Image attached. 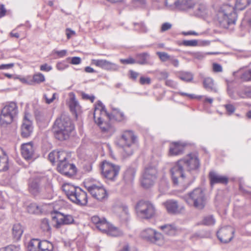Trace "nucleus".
Returning a JSON list of instances; mask_svg holds the SVG:
<instances>
[{"instance_id": "nucleus-1", "label": "nucleus", "mask_w": 251, "mask_h": 251, "mask_svg": "<svg viewBox=\"0 0 251 251\" xmlns=\"http://www.w3.org/2000/svg\"><path fill=\"white\" fill-rule=\"evenodd\" d=\"M250 3L251 0H236L234 7L227 4H223L217 14L220 25L224 28H227L230 25L234 24L237 18L235 8L242 10Z\"/></svg>"}, {"instance_id": "nucleus-2", "label": "nucleus", "mask_w": 251, "mask_h": 251, "mask_svg": "<svg viewBox=\"0 0 251 251\" xmlns=\"http://www.w3.org/2000/svg\"><path fill=\"white\" fill-rule=\"evenodd\" d=\"M75 126L70 117L65 114H62L57 118L53 126V130L55 138L59 140L68 139Z\"/></svg>"}, {"instance_id": "nucleus-3", "label": "nucleus", "mask_w": 251, "mask_h": 251, "mask_svg": "<svg viewBox=\"0 0 251 251\" xmlns=\"http://www.w3.org/2000/svg\"><path fill=\"white\" fill-rule=\"evenodd\" d=\"M67 198L73 203L80 206L86 205L88 202L87 193L79 187L69 183H65L62 186Z\"/></svg>"}, {"instance_id": "nucleus-4", "label": "nucleus", "mask_w": 251, "mask_h": 251, "mask_svg": "<svg viewBox=\"0 0 251 251\" xmlns=\"http://www.w3.org/2000/svg\"><path fill=\"white\" fill-rule=\"evenodd\" d=\"M137 137L132 130L123 132L119 140L122 149V154L124 157L131 155L134 152Z\"/></svg>"}, {"instance_id": "nucleus-5", "label": "nucleus", "mask_w": 251, "mask_h": 251, "mask_svg": "<svg viewBox=\"0 0 251 251\" xmlns=\"http://www.w3.org/2000/svg\"><path fill=\"white\" fill-rule=\"evenodd\" d=\"M18 114V108L16 103L12 101L7 103L0 111V125L5 126L10 124Z\"/></svg>"}, {"instance_id": "nucleus-6", "label": "nucleus", "mask_w": 251, "mask_h": 251, "mask_svg": "<svg viewBox=\"0 0 251 251\" xmlns=\"http://www.w3.org/2000/svg\"><path fill=\"white\" fill-rule=\"evenodd\" d=\"M185 201L190 205H193L199 209H202L205 204V197L203 190L201 188H196L187 195L183 196Z\"/></svg>"}, {"instance_id": "nucleus-7", "label": "nucleus", "mask_w": 251, "mask_h": 251, "mask_svg": "<svg viewBox=\"0 0 251 251\" xmlns=\"http://www.w3.org/2000/svg\"><path fill=\"white\" fill-rule=\"evenodd\" d=\"M158 176V171L156 167L152 164L147 165L144 168L141 178L142 186L148 188L155 183Z\"/></svg>"}, {"instance_id": "nucleus-8", "label": "nucleus", "mask_w": 251, "mask_h": 251, "mask_svg": "<svg viewBox=\"0 0 251 251\" xmlns=\"http://www.w3.org/2000/svg\"><path fill=\"white\" fill-rule=\"evenodd\" d=\"M184 163L182 161L178 160L176 164L170 170L172 179L175 185H182L186 189L188 185L185 186L186 176L185 174V168L182 165Z\"/></svg>"}, {"instance_id": "nucleus-9", "label": "nucleus", "mask_w": 251, "mask_h": 251, "mask_svg": "<svg viewBox=\"0 0 251 251\" xmlns=\"http://www.w3.org/2000/svg\"><path fill=\"white\" fill-rule=\"evenodd\" d=\"M135 208L138 216L141 219H150L155 215V208L149 201H139L136 204Z\"/></svg>"}, {"instance_id": "nucleus-10", "label": "nucleus", "mask_w": 251, "mask_h": 251, "mask_svg": "<svg viewBox=\"0 0 251 251\" xmlns=\"http://www.w3.org/2000/svg\"><path fill=\"white\" fill-rule=\"evenodd\" d=\"M100 169L104 178L110 181H115L118 176L120 167L119 165L105 160L102 162Z\"/></svg>"}, {"instance_id": "nucleus-11", "label": "nucleus", "mask_w": 251, "mask_h": 251, "mask_svg": "<svg viewBox=\"0 0 251 251\" xmlns=\"http://www.w3.org/2000/svg\"><path fill=\"white\" fill-rule=\"evenodd\" d=\"M47 187H50V184L45 177H36L30 180L28 182L29 192L34 196L43 193Z\"/></svg>"}, {"instance_id": "nucleus-12", "label": "nucleus", "mask_w": 251, "mask_h": 251, "mask_svg": "<svg viewBox=\"0 0 251 251\" xmlns=\"http://www.w3.org/2000/svg\"><path fill=\"white\" fill-rule=\"evenodd\" d=\"M27 249L28 251H53V245L46 240L32 239L28 242Z\"/></svg>"}, {"instance_id": "nucleus-13", "label": "nucleus", "mask_w": 251, "mask_h": 251, "mask_svg": "<svg viewBox=\"0 0 251 251\" xmlns=\"http://www.w3.org/2000/svg\"><path fill=\"white\" fill-rule=\"evenodd\" d=\"M86 187L92 197L99 201H103L108 198L106 190L100 183L92 184Z\"/></svg>"}, {"instance_id": "nucleus-14", "label": "nucleus", "mask_w": 251, "mask_h": 251, "mask_svg": "<svg viewBox=\"0 0 251 251\" xmlns=\"http://www.w3.org/2000/svg\"><path fill=\"white\" fill-rule=\"evenodd\" d=\"M179 161H182L184 163L182 164V165L188 171L196 170L200 166L199 159L198 156L194 153H190Z\"/></svg>"}, {"instance_id": "nucleus-15", "label": "nucleus", "mask_w": 251, "mask_h": 251, "mask_svg": "<svg viewBox=\"0 0 251 251\" xmlns=\"http://www.w3.org/2000/svg\"><path fill=\"white\" fill-rule=\"evenodd\" d=\"M234 231L230 226H226L221 228L217 232V237L223 243L229 242L233 237Z\"/></svg>"}, {"instance_id": "nucleus-16", "label": "nucleus", "mask_w": 251, "mask_h": 251, "mask_svg": "<svg viewBox=\"0 0 251 251\" xmlns=\"http://www.w3.org/2000/svg\"><path fill=\"white\" fill-rule=\"evenodd\" d=\"M35 150L32 142L23 143L21 146L22 155L26 160H30L36 157Z\"/></svg>"}, {"instance_id": "nucleus-17", "label": "nucleus", "mask_w": 251, "mask_h": 251, "mask_svg": "<svg viewBox=\"0 0 251 251\" xmlns=\"http://www.w3.org/2000/svg\"><path fill=\"white\" fill-rule=\"evenodd\" d=\"M30 115L28 113H25L21 126V134L23 138L29 137L33 132V126L31 121L30 120Z\"/></svg>"}, {"instance_id": "nucleus-18", "label": "nucleus", "mask_w": 251, "mask_h": 251, "mask_svg": "<svg viewBox=\"0 0 251 251\" xmlns=\"http://www.w3.org/2000/svg\"><path fill=\"white\" fill-rule=\"evenodd\" d=\"M91 63L97 67L107 71H116L119 68V66L117 64L105 59H92Z\"/></svg>"}, {"instance_id": "nucleus-19", "label": "nucleus", "mask_w": 251, "mask_h": 251, "mask_svg": "<svg viewBox=\"0 0 251 251\" xmlns=\"http://www.w3.org/2000/svg\"><path fill=\"white\" fill-rule=\"evenodd\" d=\"M57 170L60 173L67 176H72L76 172L75 165L67 161L58 163Z\"/></svg>"}, {"instance_id": "nucleus-20", "label": "nucleus", "mask_w": 251, "mask_h": 251, "mask_svg": "<svg viewBox=\"0 0 251 251\" xmlns=\"http://www.w3.org/2000/svg\"><path fill=\"white\" fill-rule=\"evenodd\" d=\"M69 154L64 151H53L48 155L49 160L52 164L57 162L58 163L67 161Z\"/></svg>"}, {"instance_id": "nucleus-21", "label": "nucleus", "mask_w": 251, "mask_h": 251, "mask_svg": "<svg viewBox=\"0 0 251 251\" xmlns=\"http://www.w3.org/2000/svg\"><path fill=\"white\" fill-rule=\"evenodd\" d=\"M208 177L212 187L216 184L226 185L228 182V178L227 176L220 175L214 171L209 173Z\"/></svg>"}, {"instance_id": "nucleus-22", "label": "nucleus", "mask_w": 251, "mask_h": 251, "mask_svg": "<svg viewBox=\"0 0 251 251\" xmlns=\"http://www.w3.org/2000/svg\"><path fill=\"white\" fill-rule=\"evenodd\" d=\"M185 144L180 141L173 142L170 144L169 155H179L184 152Z\"/></svg>"}, {"instance_id": "nucleus-23", "label": "nucleus", "mask_w": 251, "mask_h": 251, "mask_svg": "<svg viewBox=\"0 0 251 251\" xmlns=\"http://www.w3.org/2000/svg\"><path fill=\"white\" fill-rule=\"evenodd\" d=\"M94 119L95 123L98 125L103 132L107 133L109 135H112L115 131V128L109 122L103 123L101 117H97L95 116V113L94 114Z\"/></svg>"}, {"instance_id": "nucleus-24", "label": "nucleus", "mask_w": 251, "mask_h": 251, "mask_svg": "<svg viewBox=\"0 0 251 251\" xmlns=\"http://www.w3.org/2000/svg\"><path fill=\"white\" fill-rule=\"evenodd\" d=\"M75 224V222L74 217L71 215L60 213L57 218V227H60L61 225H68Z\"/></svg>"}, {"instance_id": "nucleus-25", "label": "nucleus", "mask_w": 251, "mask_h": 251, "mask_svg": "<svg viewBox=\"0 0 251 251\" xmlns=\"http://www.w3.org/2000/svg\"><path fill=\"white\" fill-rule=\"evenodd\" d=\"M91 221L101 232L102 230H105V228L107 227V222L104 218H101L98 216H94L91 218Z\"/></svg>"}, {"instance_id": "nucleus-26", "label": "nucleus", "mask_w": 251, "mask_h": 251, "mask_svg": "<svg viewBox=\"0 0 251 251\" xmlns=\"http://www.w3.org/2000/svg\"><path fill=\"white\" fill-rule=\"evenodd\" d=\"M70 98L69 101V105L70 110L76 115V113L80 111L81 107L78 101L75 99V95L73 93H70Z\"/></svg>"}, {"instance_id": "nucleus-27", "label": "nucleus", "mask_w": 251, "mask_h": 251, "mask_svg": "<svg viewBox=\"0 0 251 251\" xmlns=\"http://www.w3.org/2000/svg\"><path fill=\"white\" fill-rule=\"evenodd\" d=\"M168 213L171 214H176L179 212L178 205L176 201L170 200L164 203Z\"/></svg>"}, {"instance_id": "nucleus-28", "label": "nucleus", "mask_w": 251, "mask_h": 251, "mask_svg": "<svg viewBox=\"0 0 251 251\" xmlns=\"http://www.w3.org/2000/svg\"><path fill=\"white\" fill-rule=\"evenodd\" d=\"M102 232L106 233L108 235L113 237L120 236L123 235L122 230L108 222L107 227L105 228V230H102Z\"/></svg>"}, {"instance_id": "nucleus-29", "label": "nucleus", "mask_w": 251, "mask_h": 251, "mask_svg": "<svg viewBox=\"0 0 251 251\" xmlns=\"http://www.w3.org/2000/svg\"><path fill=\"white\" fill-rule=\"evenodd\" d=\"M106 115L110 120L113 119L118 122H123L126 120V117L124 113L118 109H113L111 114L107 113Z\"/></svg>"}, {"instance_id": "nucleus-30", "label": "nucleus", "mask_w": 251, "mask_h": 251, "mask_svg": "<svg viewBox=\"0 0 251 251\" xmlns=\"http://www.w3.org/2000/svg\"><path fill=\"white\" fill-rule=\"evenodd\" d=\"M203 85L204 88L208 91L218 92V89L216 88L213 79L211 77H206L203 80Z\"/></svg>"}, {"instance_id": "nucleus-31", "label": "nucleus", "mask_w": 251, "mask_h": 251, "mask_svg": "<svg viewBox=\"0 0 251 251\" xmlns=\"http://www.w3.org/2000/svg\"><path fill=\"white\" fill-rule=\"evenodd\" d=\"M195 5L194 0H179L177 9L181 10H186L193 8Z\"/></svg>"}, {"instance_id": "nucleus-32", "label": "nucleus", "mask_w": 251, "mask_h": 251, "mask_svg": "<svg viewBox=\"0 0 251 251\" xmlns=\"http://www.w3.org/2000/svg\"><path fill=\"white\" fill-rule=\"evenodd\" d=\"M8 157L3 153L2 150L0 149V172L5 171L8 169Z\"/></svg>"}, {"instance_id": "nucleus-33", "label": "nucleus", "mask_w": 251, "mask_h": 251, "mask_svg": "<svg viewBox=\"0 0 251 251\" xmlns=\"http://www.w3.org/2000/svg\"><path fill=\"white\" fill-rule=\"evenodd\" d=\"M23 231V228L20 224H15L12 228V235L14 239L19 240L21 238Z\"/></svg>"}, {"instance_id": "nucleus-34", "label": "nucleus", "mask_w": 251, "mask_h": 251, "mask_svg": "<svg viewBox=\"0 0 251 251\" xmlns=\"http://www.w3.org/2000/svg\"><path fill=\"white\" fill-rule=\"evenodd\" d=\"M160 228L169 235H174L176 232V227L174 225H164L160 226Z\"/></svg>"}, {"instance_id": "nucleus-35", "label": "nucleus", "mask_w": 251, "mask_h": 251, "mask_svg": "<svg viewBox=\"0 0 251 251\" xmlns=\"http://www.w3.org/2000/svg\"><path fill=\"white\" fill-rule=\"evenodd\" d=\"M149 56V54L145 52L138 54L136 57V63L141 65L146 64Z\"/></svg>"}, {"instance_id": "nucleus-36", "label": "nucleus", "mask_w": 251, "mask_h": 251, "mask_svg": "<svg viewBox=\"0 0 251 251\" xmlns=\"http://www.w3.org/2000/svg\"><path fill=\"white\" fill-rule=\"evenodd\" d=\"M135 171L133 168H128L125 172L124 175V179L126 182L132 181L134 177Z\"/></svg>"}, {"instance_id": "nucleus-37", "label": "nucleus", "mask_w": 251, "mask_h": 251, "mask_svg": "<svg viewBox=\"0 0 251 251\" xmlns=\"http://www.w3.org/2000/svg\"><path fill=\"white\" fill-rule=\"evenodd\" d=\"M26 210L30 214H38L41 212V208L35 203L29 204L27 206Z\"/></svg>"}, {"instance_id": "nucleus-38", "label": "nucleus", "mask_w": 251, "mask_h": 251, "mask_svg": "<svg viewBox=\"0 0 251 251\" xmlns=\"http://www.w3.org/2000/svg\"><path fill=\"white\" fill-rule=\"evenodd\" d=\"M155 230L152 228H148L144 230L141 233L142 237L146 239L147 240L150 241L152 239V236L154 235Z\"/></svg>"}, {"instance_id": "nucleus-39", "label": "nucleus", "mask_w": 251, "mask_h": 251, "mask_svg": "<svg viewBox=\"0 0 251 251\" xmlns=\"http://www.w3.org/2000/svg\"><path fill=\"white\" fill-rule=\"evenodd\" d=\"M119 210L122 212V214L120 215L121 220L123 221L127 220L129 215L127 206L125 204H122L119 207Z\"/></svg>"}, {"instance_id": "nucleus-40", "label": "nucleus", "mask_w": 251, "mask_h": 251, "mask_svg": "<svg viewBox=\"0 0 251 251\" xmlns=\"http://www.w3.org/2000/svg\"><path fill=\"white\" fill-rule=\"evenodd\" d=\"M151 242L159 246L161 245L164 243L163 235L155 231L154 235H153L152 239L151 240Z\"/></svg>"}, {"instance_id": "nucleus-41", "label": "nucleus", "mask_w": 251, "mask_h": 251, "mask_svg": "<svg viewBox=\"0 0 251 251\" xmlns=\"http://www.w3.org/2000/svg\"><path fill=\"white\" fill-rule=\"evenodd\" d=\"M134 30L140 33H146L148 31V28L143 22L134 23L133 24Z\"/></svg>"}, {"instance_id": "nucleus-42", "label": "nucleus", "mask_w": 251, "mask_h": 251, "mask_svg": "<svg viewBox=\"0 0 251 251\" xmlns=\"http://www.w3.org/2000/svg\"><path fill=\"white\" fill-rule=\"evenodd\" d=\"M215 223V220L212 215H208L204 217L201 221V224L205 226H212Z\"/></svg>"}, {"instance_id": "nucleus-43", "label": "nucleus", "mask_w": 251, "mask_h": 251, "mask_svg": "<svg viewBox=\"0 0 251 251\" xmlns=\"http://www.w3.org/2000/svg\"><path fill=\"white\" fill-rule=\"evenodd\" d=\"M97 112L100 113H104L106 115L107 114L105 110V106L103 105L102 103L100 101H98V103L95 107L94 114L95 113L96 116Z\"/></svg>"}, {"instance_id": "nucleus-44", "label": "nucleus", "mask_w": 251, "mask_h": 251, "mask_svg": "<svg viewBox=\"0 0 251 251\" xmlns=\"http://www.w3.org/2000/svg\"><path fill=\"white\" fill-rule=\"evenodd\" d=\"M179 78L183 81L189 82L193 79V75L190 73L185 72L180 75Z\"/></svg>"}, {"instance_id": "nucleus-45", "label": "nucleus", "mask_w": 251, "mask_h": 251, "mask_svg": "<svg viewBox=\"0 0 251 251\" xmlns=\"http://www.w3.org/2000/svg\"><path fill=\"white\" fill-rule=\"evenodd\" d=\"M20 247L19 246L14 245H10L4 248L0 249V251H20Z\"/></svg>"}, {"instance_id": "nucleus-46", "label": "nucleus", "mask_w": 251, "mask_h": 251, "mask_svg": "<svg viewBox=\"0 0 251 251\" xmlns=\"http://www.w3.org/2000/svg\"><path fill=\"white\" fill-rule=\"evenodd\" d=\"M41 227L44 231H48L50 230V227L49 225L48 219H44L42 220Z\"/></svg>"}, {"instance_id": "nucleus-47", "label": "nucleus", "mask_w": 251, "mask_h": 251, "mask_svg": "<svg viewBox=\"0 0 251 251\" xmlns=\"http://www.w3.org/2000/svg\"><path fill=\"white\" fill-rule=\"evenodd\" d=\"M206 7L204 4H199L197 6L195 13L196 15L200 16L203 14L205 11Z\"/></svg>"}, {"instance_id": "nucleus-48", "label": "nucleus", "mask_w": 251, "mask_h": 251, "mask_svg": "<svg viewBox=\"0 0 251 251\" xmlns=\"http://www.w3.org/2000/svg\"><path fill=\"white\" fill-rule=\"evenodd\" d=\"M33 79L34 82L37 83H40L45 81V78L44 75L41 73H38L33 75Z\"/></svg>"}, {"instance_id": "nucleus-49", "label": "nucleus", "mask_w": 251, "mask_h": 251, "mask_svg": "<svg viewBox=\"0 0 251 251\" xmlns=\"http://www.w3.org/2000/svg\"><path fill=\"white\" fill-rule=\"evenodd\" d=\"M157 54L159 57L160 59L163 62L170 60L171 57L167 53L165 52H157Z\"/></svg>"}, {"instance_id": "nucleus-50", "label": "nucleus", "mask_w": 251, "mask_h": 251, "mask_svg": "<svg viewBox=\"0 0 251 251\" xmlns=\"http://www.w3.org/2000/svg\"><path fill=\"white\" fill-rule=\"evenodd\" d=\"M226 110V112L228 115L232 114L235 111V106L231 104H226L224 105Z\"/></svg>"}, {"instance_id": "nucleus-51", "label": "nucleus", "mask_w": 251, "mask_h": 251, "mask_svg": "<svg viewBox=\"0 0 251 251\" xmlns=\"http://www.w3.org/2000/svg\"><path fill=\"white\" fill-rule=\"evenodd\" d=\"M241 78L244 81H251V68L246 71L242 75Z\"/></svg>"}, {"instance_id": "nucleus-52", "label": "nucleus", "mask_w": 251, "mask_h": 251, "mask_svg": "<svg viewBox=\"0 0 251 251\" xmlns=\"http://www.w3.org/2000/svg\"><path fill=\"white\" fill-rule=\"evenodd\" d=\"M80 95L82 98L84 100H89L92 102H93L95 99V97L94 95H89L83 92H80Z\"/></svg>"}, {"instance_id": "nucleus-53", "label": "nucleus", "mask_w": 251, "mask_h": 251, "mask_svg": "<svg viewBox=\"0 0 251 251\" xmlns=\"http://www.w3.org/2000/svg\"><path fill=\"white\" fill-rule=\"evenodd\" d=\"M182 45L185 46L195 47L197 46L198 41L196 40H184Z\"/></svg>"}, {"instance_id": "nucleus-54", "label": "nucleus", "mask_w": 251, "mask_h": 251, "mask_svg": "<svg viewBox=\"0 0 251 251\" xmlns=\"http://www.w3.org/2000/svg\"><path fill=\"white\" fill-rule=\"evenodd\" d=\"M67 60L68 61L70 60V63L74 65H77L81 62V58L79 57H68Z\"/></svg>"}, {"instance_id": "nucleus-55", "label": "nucleus", "mask_w": 251, "mask_h": 251, "mask_svg": "<svg viewBox=\"0 0 251 251\" xmlns=\"http://www.w3.org/2000/svg\"><path fill=\"white\" fill-rule=\"evenodd\" d=\"M165 84L168 87L174 89H176L177 87V83L171 79H167L165 81Z\"/></svg>"}, {"instance_id": "nucleus-56", "label": "nucleus", "mask_w": 251, "mask_h": 251, "mask_svg": "<svg viewBox=\"0 0 251 251\" xmlns=\"http://www.w3.org/2000/svg\"><path fill=\"white\" fill-rule=\"evenodd\" d=\"M157 76L159 80L166 79L169 76L168 73L166 71L159 72L157 74Z\"/></svg>"}, {"instance_id": "nucleus-57", "label": "nucleus", "mask_w": 251, "mask_h": 251, "mask_svg": "<svg viewBox=\"0 0 251 251\" xmlns=\"http://www.w3.org/2000/svg\"><path fill=\"white\" fill-rule=\"evenodd\" d=\"M139 82L141 85H149L151 83V79L149 77L141 76L140 78Z\"/></svg>"}, {"instance_id": "nucleus-58", "label": "nucleus", "mask_w": 251, "mask_h": 251, "mask_svg": "<svg viewBox=\"0 0 251 251\" xmlns=\"http://www.w3.org/2000/svg\"><path fill=\"white\" fill-rule=\"evenodd\" d=\"M179 0H165V4L167 6H175L177 8V5H178Z\"/></svg>"}, {"instance_id": "nucleus-59", "label": "nucleus", "mask_w": 251, "mask_h": 251, "mask_svg": "<svg viewBox=\"0 0 251 251\" xmlns=\"http://www.w3.org/2000/svg\"><path fill=\"white\" fill-rule=\"evenodd\" d=\"M68 65L64 62H58L56 64V68L59 71H62L68 67Z\"/></svg>"}, {"instance_id": "nucleus-60", "label": "nucleus", "mask_w": 251, "mask_h": 251, "mask_svg": "<svg viewBox=\"0 0 251 251\" xmlns=\"http://www.w3.org/2000/svg\"><path fill=\"white\" fill-rule=\"evenodd\" d=\"M65 33L68 39H70L73 36H74L75 34V31L69 28L66 29Z\"/></svg>"}, {"instance_id": "nucleus-61", "label": "nucleus", "mask_w": 251, "mask_h": 251, "mask_svg": "<svg viewBox=\"0 0 251 251\" xmlns=\"http://www.w3.org/2000/svg\"><path fill=\"white\" fill-rule=\"evenodd\" d=\"M52 69V67L45 63L40 66V69L42 71L49 72Z\"/></svg>"}, {"instance_id": "nucleus-62", "label": "nucleus", "mask_w": 251, "mask_h": 251, "mask_svg": "<svg viewBox=\"0 0 251 251\" xmlns=\"http://www.w3.org/2000/svg\"><path fill=\"white\" fill-rule=\"evenodd\" d=\"M120 62L123 64H134L136 63V60L132 58H129L127 59H121L120 60Z\"/></svg>"}, {"instance_id": "nucleus-63", "label": "nucleus", "mask_w": 251, "mask_h": 251, "mask_svg": "<svg viewBox=\"0 0 251 251\" xmlns=\"http://www.w3.org/2000/svg\"><path fill=\"white\" fill-rule=\"evenodd\" d=\"M172 27V25L169 23H165L162 24L161 28V31L164 32L169 29H170Z\"/></svg>"}, {"instance_id": "nucleus-64", "label": "nucleus", "mask_w": 251, "mask_h": 251, "mask_svg": "<svg viewBox=\"0 0 251 251\" xmlns=\"http://www.w3.org/2000/svg\"><path fill=\"white\" fill-rule=\"evenodd\" d=\"M129 73L130 75L129 77L133 80H135L139 75L138 73L133 70H130Z\"/></svg>"}]
</instances>
